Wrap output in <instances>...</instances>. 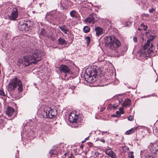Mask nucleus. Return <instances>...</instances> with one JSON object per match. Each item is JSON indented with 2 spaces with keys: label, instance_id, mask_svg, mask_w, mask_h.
Here are the masks:
<instances>
[{
  "label": "nucleus",
  "instance_id": "f257e3e1",
  "mask_svg": "<svg viewBox=\"0 0 158 158\" xmlns=\"http://www.w3.org/2000/svg\"><path fill=\"white\" fill-rule=\"evenodd\" d=\"M44 55V52L40 50H36L32 55H28L25 56L23 60H19L23 66H27L29 65L35 64L41 60V57Z\"/></svg>",
  "mask_w": 158,
  "mask_h": 158
},
{
  "label": "nucleus",
  "instance_id": "f03ea898",
  "mask_svg": "<svg viewBox=\"0 0 158 158\" xmlns=\"http://www.w3.org/2000/svg\"><path fill=\"white\" fill-rule=\"evenodd\" d=\"M105 41L107 46L112 51H116L117 48L121 45L119 40L114 36H107L105 38Z\"/></svg>",
  "mask_w": 158,
  "mask_h": 158
},
{
  "label": "nucleus",
  "instance_id": "7ed1b4c3",
  "mask_svg": "<svg viewBox=\"0 0 158 158\" xmlns=\"http://www.w3.org/2000/svg\"><path fill=\"white\" fill-rule=\"evenodd\" d=\"M154 38L153 36H152V38H150L148 40L146 43L143 46V52L144 55L146 56H149V54L153 52L152 48L153 46V45L151 43L150 41Z\"/></svg>",
  "mask_w": 158,
  "mask_h": 158
},
{
  "label": "nucleus",
  "instance_id": "20e7f679",
  "mask_svg": "<svg viewBox=\"0 0 158 158\" xmlns=\"http://www.w3.org/2000/svg\"><path fill=\"white\" fill-rule=\"evenodd\" d=\"M86 73L88 76L89 77L94 79V78L96 79L98 77L100 73L94 68H90L87 69L86 71Z\"/></svg>",
  "mask_w": 158,
  "mask_h": 158
},
{
  "label": "nucleus",
  "instance_id": "39448f33",
  "mask_svg": "<svg viewBox=\"0 0 158 158\" xmlns=\"http://www.w3.org/2000/svg\"><path fill=\"white\" fill-rule=\"evenodd\" d=\"M78 118V116L76 115L74 113H71L69 117V121L73 124H75L74 127H78L80 122Z\"/></svg>",
  "mask_w": 158,
  "mask_h": 158
},
{
  "label": "nucleus",
  "instance_id": "423d86ee",
  "mask_svg": "<svg viewBox=\"0 0 158 158\" xmlns=\"http://www.w3.org/2000/svg\"><path fill=\"white\" fill-rule=\"evenodd\" d=\"M17 77H15L10 82L8 85V88L12 90H14L17 87L19 80Z\"/></svg>",
  "mask_w": 158,
  "mask_h": 158
},
{
  "label": "nucleus",
  "instance_id": "0eeeda50",
  "mask_svg": "<svg viewBox=\"0 0 158 158\" xmlns=\"http://www.w3.org/2000/svg\"><path fill=\"white\" fill-rule=\"evenodd\" d=\"M96 15L94 13H91L89 15L88 17L85 19L84 21L86 23L94 24L97 20Z\"/></svg>",
  "mask_w": 158,
  "mask_h": 158
},
{
  "label": "nucleus",
  "instance_id": "6e6552de",
  "mask_svg": "<svg viewBox=\"0 0 158 158\" xmlns=\"http://www.w3.org/2000/svg\"><path fill=\"white\" fill-rule=\"evenodd\" d=\"M18 10L16 8H14L12 10L11 14L9 16V19L10 20L15 21L17 18L18 16Z\"/></svg>",
  "mask_w": 158,
  "mask_h": 158
},
{
  "label": "nucleus",
  "instance_id": "1a4fd4ad",
  "mask_svg": "<svg viewBox=\"0 0 158 158\" xmlns=\"http://www.w3.org/2000/svg\"><path fill=\"white\" fill-rule=\"evenodd\" d=\"M59 70L61 73H65L64 77H66L67 76V74L69 73L70 70L69 68L65 65L61 64L60 66Z\"/></svg>",
  "mask_w": 158,
  "mask_h": 158
},
{
  "label": "nucleus",
  "instance_id": "9d476101",
  "mask_svg": "<svg viewBox=\"0 0 158 158\" xmlns=\"http://www.w3.org/2000/svg\"><path fill=\"white\" fill-rule=\"evenodd\" d=\"M48 114H49V118H54L56 114V111L53 109H52L48 107Z\"/></svg>",
  "mask_w": 158,
  "mask_h": 158
},
{
  "label": "nucleus",
  "instance_id": "9b49d317",
  "mask_svg": "<svg viewBox=\"0 0 158 158\" xmlns=\"http://www.w3.org/2000/svg\"><path fill=\"white\" fill-rule=\"evenodd\" d=\"M48 107H45L44 109V110L42 112V114L44 118H49V114H48Z\"/></svg>",
  "mask_w": 158,
  "mask_h": 158
},
{
  "label": "nucleus",
  "instance_id": "f8f14e48",
  "mask_svg": "<svg viewBox=\"0 0 158 158\" xmlns=\"http://www.w3.org/2000/svg\"><path fill=\"white\" fill-rule=\"evenodd\" d=\"M95 30L96 32V35L98 36L102 35L103 33V29L100 27H96Z\"/></svg>",
  "mask_w": 158,
  "mask_h": 158
},
{
  "label": "nucleus",
  "instance_id": "ddd939ff",
  "mask_svg": "<svg viewBox=\"0 0 158 158\" xmlns=\"http://www.w3.org/2000/svg\"><path fill=\"white\" fill-rule=\"evenodd\" d=\"M157 157L158 155L152 152L147 153L145 156V158H156Z\"/></svg>",
  "mask_w": 158,
  "mask_h": 158
},
{
  "label": "nucleus",
  "instance_id": "4468645a",
  "mask_svg": "<svg viewBox=\"0 0 158 158\" xmlns=\"http://www.w3.org/2000/svg\"><path fill=\"white\" fill-rule=\"evenodd\" d=\"M14 111V110L12 107H8L7 108L6 113L8 116H11L12 115Z\"/></svg>",
  "mask_w": 158,
  "mask_h": 158
},
{
  "label": "nucleus",
  "instance_id": "2eb2a0df",
  "mask_svg": "<svg viewBox=\"0 0 158 158\" xmlns=\"http://www.w3.org/2000/svg\"><path fill=\"white\" fill-rule=\"evenodd\" d=\"M137 127H133L131 129L127 131L125 133V134L129 135L133 134L137 131Z\"/></svg>",
  "mask_w": 158,
  "mask_h": 158
},
{
  "label": "nucleus",
  "instance_id": "dca6fc26",
  "mask_svg": "<svg viewBox=\"0 0 158 158\" xmlns=\"http://www.w3.org/2000/svg\"><path fill=\"white\" fill-rule=\"evenodd\" d=\"M58 27L61 31L63 32L65 34H67V32L69 31V28L64 25H63L61 26H59Z\"/></svg>",
  "mask_w": 158,
  "mask_h": 158
},
{
  "label": "nucleus",
  "instance_id": "f3484780",
  "mask_svg": "<svg viewBox=\"0 0 158 158\" xmlns=\"http://www.w3.org/2000/svg\"><path fill=\"white\" fill-rule=\"evenodd\" d=\"M28 24L26 23H23L20 25V29L22 31H27L28 30Z\"/></svg>",
  "mask_w": 158,
  "mask_h": 158
},
{
  "label": "nucleus",
  "instance_id": "a211bd4d",
  "mask_svg": "<svg viewBox=\"0 0 158 158\" xmlns=\"http://www.w3.org/2000/svg\"><path fill=\"white\" fill-rule=\"evenodd\" d=\"M131 100L127 99L122 104V106L124 107H128L129 106L131 103Z\"/></svg>",
  "mask_w": 158,
  "mask_h": 158
},
{
  "label": "nucleus",
  "instance_id": "6ab92c4d",
  "mask_svg": "<svg viewBox=\"0 0 158 158\" xmlns=\"http://www.w3.org/2000/svg\"><path fill=\"white\" fill-rule=\"evenodd\" d=\"M18 82V85L19 87L18 88V92L20 93L23 90V85L21 81L19 80Z\"/></svg>",
  "mask_w": 158,
  "mask_h": 158
},
{
  "label": "nucleus",
  "instance_id": "aec40b11",
  "mask_svg": "<svg viewBox=\"0 0 158 158\" xmlns=\"http://www.w3.org/2000/svg\"><path fill=\"white\" fill-rule=\"evenodd\" d=\"M58 44L60 45H63L66 44L65 40L62 38H60L58 40Z\"/></svg>",
  "mask_w": 158,
  "mask_h": 158
},
{
  "label": "nucleus",
  "instance_id": "412c9836",
  "mask_svg": "<svg viewBox=\"0 0 158 158\" xmlns=\"http://www.w3.org/2000/svg\"><path fill=\"white\" fill-rule=\"evenodd\" d=\"M70 14L71 17H72L73 18H77V12L75 10H72L70 12Z\"/></svg>",
  "mask_w": 158,
  "mask_h": 158
},
{
  "label": "nucleus",
  "instance_id": "4be33fe9",
  "mask_svg": "<svg viewBox=\"0 0 158 158\" xmlns=\"http://www.w3.org/2000/svg\"><path fill=\"white\" fill-rule=\"evenodd\" d=\"M83 31L85 33H87L90 31L89 27L88 26H85L83 28Z\"/></svg>",
  "mask_w": 158,
  "mask_h": 158
},
{
  "label": "nucleus",
  "instance_id": "5701e85b",
  "mask_svg": "<svg viewBox=\"0 0 158 158\" xmlns=\"http://www.w3.org/2000/svg\"><path fill=\"white\" fill-rule=\"evenodd\" d=\"M49 153L51 155H56L57 154V152L54 149H52L49 152Z\"/></svg>",
  "mask_w": 158,
  "mask_h": 158
},
{
  "label": "nucleus",
  "instance_id": "b1692460",
  "mask_svg": "<svg viewBox=\"0 0 158 158\" xmlns=\"http://www.w3.org/2000/svg\"><path fill=\"white\" fill-rule=\"evenodd\" d=\"M46 34V32L45 30L43 28L41 29L40 35L43 36H45Z\"/></svg>",
  "mask_w": 158,
  "mask_h": 158
},
{
  "label": "nucleus",
  "instance_id": "393cba45",
  "mask_svg": "<svg viewBox=\"0 0 158 158\" xmlns=\"http://www.w3.org/2000/svg\"><path fill=\"white\" fill-rule=\"evenodd\" d=\"M110 157L112 158H117V157L115 153L113 151H112L110 154L109 156Z\"/></svg>",
  "mask_w": 158,
  "mask_h": 158
},
{
  "label": "nucleus",
  "instance_id": "a878e982",
  "mask_svg": "<svg viewBox=\"0 0 158 158\" xmlns=\"http://www.w3.org/2000/svg\"><path fill=\"white\" fill-rule=\"evenodd\" d=\"M4 120L0 118V128H2L4 126Z\"/></svg>",
  "mask_w": 158,
  "mask_h": 158
},
{
  "label": "nucleus",
  "instance_id": "bb28decb",
  "mask_svg": "<svg viewBox=\"0 0 158 158\" xmlns=\"http://www.w3.org/2000/svg\"><path fill=\"white\" fill-rule=\"evenodd\" d=\"M141 27H143L144 31H146L148 28L147 25L144 24L143 23H142L141 24Z\"/></svg>",
  "mask_w": 158,
  "mask_h": 158
},
{
  "label": "nucleus",
  "instance_id": "cd10ccee",
  "mask_svg": "<svg viewBox=\"0 0 158 158\" xmlns=\"http://www.w3.org/2000/svg\"><path fill=\"white\" fill-rule=\"evenodd\" d=\"M85 40L86 41V43L87 45H88L89 44L90 41V37H89V36H87L85 38Z\"/></svg>",
  "mask_w": 158,
  "mask_h": 158
},
{
  "label": "nucleus",
  "instance_id": "c85d7f7f",
  "mask_svg": "<svg viewBox=\"0 0 158 158\" xmlns=\"http://www.w3.org/2000/svg\"><path fill=\"white\" fill-rule=\"evenodd\" d=\"M112 151L110 149H107L105 151L106 153L108 156H109Z\"/></svg>",
  "mask_w": 158,
  "mask_h": 158
},
{
  "label": "nucleus",
  "instance_id": "c756f323",
  "mask_svg": "<svg viewBox=\"0 0 158 158\" xmlns=\"http://www.w3.org/2000/svg\"><path fill=\"white\" fill-rule=\"evenodd\" d=\"M133 154V152H131L129 153L127 158H134Z\"/></svg>",
  "mask_w": 158,
  "mask_h": 158
},
{
  "label": "nucleus",
  "instance_id": "7c9ffc66",
  "mask_svg": "<svg viewBox=\"0 0 158 158\" xmlns=\"http://www.w3.org/2000/svg\"><path fill=\"white\" fill-rule=\"evenodd\" d=\"M0 95L3 96H5L6 94L5 92L2 90H0Z\"/></svg>",
  "mask_w": 158,
  "mask_h": 158
},
{
  "label": "nucleus",
  "instance_id": "2f4dec72",
  "mask_svg": "<svg viewBox=\"0 0 158 158\" xmlns=\"http://www.w3.org/2000/svg\"><path fill=\"white\" fill-rule=\"evenodd\" d=\"M128 119L129 121H132L134 119L133 117L132 116L130 115L128 117Z\"/></svg>",
  "mask_w": 158,
  "mask_h": 158
},
{
  "label": "nucleus",
  "instance_id": "473e14b6",
  "mask_svg": "<svg viewBox=\"0 0 158 158\" xmlns=\"http://www.w3.org/2000/svg\"><path fill=\"white\" fill-rule=\"evenodd\" d=\"M118 106V104H114L112 106L113 109H116Z\"/></svg>",
  "mask_w": 158,
  "mask_h": 158
},
{
  "label": "nucleus",
  "instance_id": "72a5a7b5",
  "mask_svg": "<svg viewBox=\"0 0 158 158\" xmlns=\"http://www.w3.org/2000/svg\"><path fill=\"white\" fill-rule=\"evenodd\" d=\"M131 23L130 22H127L126 23V26L127 27L130 26L131 25Z\"/></svg>",
  "mask_w": 158,
  "mask_h": 158
},
{
  "label": "nucleus",
  "instance_id": "f704fd0d",
  "mask_svg": "<svg viewBox=\"0 0 158 158\" xmlns=\"http://www.w3.org/2000/svg\"><path fill=\"white\" fill-rule=\"evenodd\" d=\"M133 40L135 43H137V38L135 37H134L133 38Z\"/></svg>",
  "mask_w": 158,
  "mask_h": 158
},
{
  "label": "nucleus",
  "instance_id": "c9c22d12",
  "mask_svg": "<svg viewBox=\"0 0 158 158\" xmlns=\"http://www.w3.org/2000/svg\"><path fill=\"white\" fill-rule=\"evenodd\" d=\"M99 140L102 142L103 143H104L105 142V140L103 139H101Z\"/></svg>",
  "mask_w": 158,
  "mask_h": 158
},
{
  "label": "nucleus",
  "instance_id": "e433bc0d",
  "mask_svg": "<svg viewBox=\"0 0 158 158\" xmlns=\"http://www.w3.org/2000/svg\"><path fill=\"white\" fill-rule=\"evenodd\" d=\"M122 148H124V149H125L126 150H129V148H128V147L125 146L124 147L123 146L122 147Z\"/></svg>",
  "mask_w": 158,
  "mask_h": 158
},
{
  "label": "nucleus",
  "instance_id": "4c0bfd02",
  "mask_svg": "<svg viewBox=\"0 0 158 158\" xmlns=\"http://www.w3.org/2000/svg\"><path fill=\"white\" fill-rule=\"evenodd\" d=\"M154 10V9L153 8H152L151 9L149 10V12L150 13H152L153 12Z\"/></svg>",
  "mask_w": 158,
  "mask_h": 158
},
{
  "label": "nucleus",
  "instance_id": "58836bf2",
  "mask_svg": "<svg viewBox=\"0 0 158 158\" xmlns=\"http://www.w3.org/2000/svg\"><path fill=\"white\" fill-rule=\"evenodd\" d=\"M108 133L106 131H102V135H104L105 134Z\"/></svg>",
  "mask_w": 158,
  "mask_h": 158
},
{
  "label": "nucleus",
  "instance_id": "ea45409f",
  "mask_svg": "<svg viewBox=\"0 0 158 158\" xmlns=\"http://www.w3.org/2000/svg\"><path fill=\"white\" fill-rule=\"evenodd\" d=\"M75 158V157L73 155V153H71L70 156L69 157V158Z\"/></svg>",
  "mask_w": 158,
  "mask_h": 158
},
{
  "label": "nucleus",
  "instance_id": "a19ab883",
  "mask_svg": "<svg viewBox=\"0 0 158 158\" xmlns=\"http://www.w3.org/2000/svg\"><path fill=\"white\" fill-rule=\"evenodd\" d=\"M122 99L120 98L119 100H118L117 101L119 102V103L120 104L122 101Z\"/></svg>",
  "mask_w": 158,
  "mask_h": 158
},
{
  "label": "nucleus",
  "instance_id": "79ce46f5",
  "mask_svg": "<svg viewBox=\"0 0 158 158\" xmlns=\"http://www.w3.org/2000/svg\"><path fill=\"white\" fill-rule=\"evenodd\" d=\"M76 87L74 86H73V85H72L71 86V87H70V88H71V89H74Z\"/></svg>",
  "mask_w": 158,
  "mask_h": 158
},
{
  "label": "nucleus",
  "instance_id": "37998d69",
  "mask_svg": "<svg viewBox=\"0 0 158 158\" xmlns=\"http://www.w3.org/2000/svg\"><path fill=\"white\" fill-rule=\"evenodd\" d=\"M67 155V152H66V153H64V156H66V155Z\"/></svg>",
  "mask_w": 158,
  "mask_h": 158
},
{
  "label": "nucleus",
  "instance_id": "c03bdc74",
  "mask_svg": "<svg viewBox=\"0 0 158 158\" xmlns=\"http://www.w3.org/2000/svg\"><path fill=\"white\" fill-rule=\"evenodd\" d=\"M138 30L139 31H140L142 29L141 28H138Z\"/></svg>",
  "mask_w": 158,
  "mask_h": 158
},
{
  "label": "nucleus",
  "instance_id": "a18cd8bd",
  "mask_svg": "<svg viewBox=\"0 0 158 158\" xmlns=\"http://www.w3.org/2000/svg\"><path fill=\"white\" fill-rule=\"evenodd\" d=\"M118 113H119V111H117L116 112V114H118Z\"/></svg>",
  "mask_w": 158,
  "mask_h": 158
},
{
  "label": "nucleus",
  "instance_id": "49530a36",
  "mask_svg": "<svg viewBox=\"0 0 158 158\" xmlns=\"http://www.w3.org/2000/svg\"><path fill=\"white\" fill-rule=\"evenodd\" d=\"M149 33V32H146V34L147 35H148V34Z\"/></svg>",
  "mask_w": 158,
  "mask_h": 158
},
{
  "label": "nucleus",
  "instance_id": "de8ad7c7",
  "mask_svg": "<svg viewBox=\"0 0 158 158\" xmlns=\"http://www.w3.org/2000/svg\"><path fill=\"white\" fill-rule=\"evenodd\" d=\"M123 111H121V114H123Z\"/></svg>",
  "mask_w": 158,
  "mask_h": 158
},
{
  "label": "nucleus",
  "instance_id": "09e8293b",
  "mask_svg": "<svg viewBox=\"0 0 158 158\" xmlns=\"http://www.w3.org/2000/svg\"><path fill=\"white\" fill-rule=\"evenodd\" d=\"M118 136V134H117V135H116V136Z\"/></svg>",
  "mask_w": 158,
  "mask_h": 158
},
{
  "label": "nucleus",
  "instance_id": "8fccbe9b",
  "mask_svg": "<svg viewBox=\"0 0 158 158\" xmlns=\"http://www.w3.org/2000/svg\"><path fill=\"white\" fill-rule=\"evenodd\" d=\"M88 137H87V138H85V139H88Z\"/></svg>",
  "mask_w": 158,
  "mask_h": 158
},
{
  "label": "nucleus",
  "instance_id": "3c124183",
  "mask_svg": "<svg viewBox=\"0 0 158 158\" xmlns=\"http://www.w3.org/2000/svg\"><path fill=\"white\" fill-rule=\"evenodd\" d=\"M83 148V147H81V148Z\"/></svg>",
  "mask_w": 158,
  "mask_h": 158
}]
</instances>
